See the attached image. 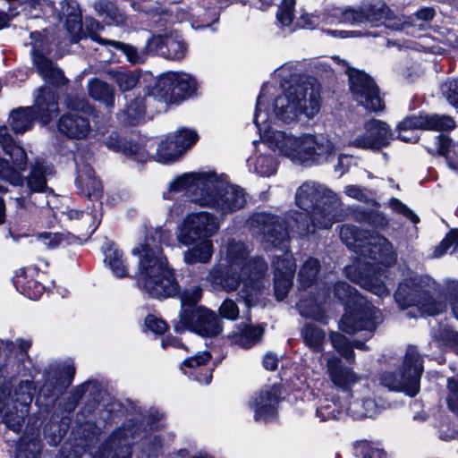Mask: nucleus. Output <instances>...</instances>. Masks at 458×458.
<instances>
[{
	"mask_svg": "<svg viewBox=\"0 0 458 458\" xmlns=\"http://www.w3.org/2000/svg\"><path fill=\"white\" fill-rule=\"evenodd\" d=\"M296 205L303 210L292 225L278 216L267 213L253 215L250 225L254 233L263 236L264 242L275 249L273 254L275 294L278 301L287 295L293 285L295 261L288 250L289 230L295 227L301 235L310 233V223L318 229H327L339 220V200L330 190L313 182L302 183L295 194Z\"/></svg>",
	"mask_w": 458,
	"mask_h": 458,
	"instance_id": "obj_1",
	"label": "nucleus"
},
{
	"mask_svg": "<svg viewBox=\"0 0 458 458\" xmlns=\"http://www.w3.org/2000/svg\"><path fill=\"white\" fill-rule=\"evenodd\" d=\"M266 95V89H262L254 114V123L265 144L293 164L310 166L330 162L336 148L328 138L310 133L293 134L270 127L276 117L270 115Z\"/></svg>",
	"mask_w": 458,
	"mask_h": 458,
	"instance_id": "obj_2",
	"label": "nucleus"
},
{
	"mask_svg": "<svg viewBox=\"0 0 458 458\" xmlns=\"http://www.w3.org/2000/svg\"><path fill=\"white\" fill-rule=\"evenodd\" d=\"M250 247L242 241L230 240L223 252L219 265L215 266L207 277L213 285L227 293L238 292L239 299L247 306L258 300L265 286L267 263L260 258L249 259Z\"/></svg>",
	"mask_w": 458,
	"mask_h": 458,
	"instance_id": "obj_3",
	"label": "nucleus"
},
{
	"mask_svg": "<svg viewBox=\"0 0 458 458\" xmlns=\"http://www.w3.org/2000/svg\"><path fill=\"white\" fill-rule=\"evenodd\" d=\"M174 192H185L191 203L214 209L220 216L233 213L246 203L242 188L213 171L186 173L176 177L169 183L164 198L172 199Z\"/></svg>",
	"mask_w": 458,
	"mask_h": 458,
	"instance_id": "obj_4",
	"label": "nucleus"
},
{
	"mask_svg": "<svg viewBox=\"0 0 458 458\" xmlns=\"http://www.w3.org/2000/svg\"><path fill=\"white\" fill-rule=\"evenodd\" d=\"M341 240L350 249L360 253L364 258H369L374 263L368 262L364 271L352 275V267L347 270L349 277L363 288L379 297L388 294V290L382 278L386 277V271L378 265L389 267L395 263L396 253L392 244L382 236L367 235L355 226L344 225L340 229Z\"/></svg>",
	"mask_w": 458,
	"mask_h": 458,
	"instance_id": "obj_5",
	"label": "nucleus"
},
{
	"mask_svg": "<svg viewBox=\"0 0 458 458\" xmlns=\"http://www.w3.org/2000/svg\"><path fill=\"white\" fill-rule=\"evenodd\" d=\"M168 231L157 228L147 232L145 238L131 250L138 257V284L150 296L161 299L178 293L179 286L174 272L163 255L161 243L168 241Z\"/></svg>",
	"mask_w": 458,
	"mask_h": 458,
	"instance_id": "obj_6",
	"label": "nucleus"
},
{
	"mask_svg": "<svg viewBox=\"0 0 458 458\" xmlns=\"http://www.w3.org/2000/svg\"><path fill=\"white\" fill-rule=\"evenodd\" d=\"M220 217L208 211L186 214L177 225L175 238L178 244L188 249L183 261L188 265L208 263L214 253L212 238L221 228Z\"/></svg>",
	"mask_w": 458,
	"mask_h": 458,
	"instance_id": "obj_7",
	"label": "nucleus"
},
{
	"mask_svg": "<svg viewBox=\"0 0 458 458\" xmlns=\"http://www.w3.org/2000/svg\"><path fill=\"white\" fill-rule=\"evenodd\" d=\"M273 104V115L290 123L304 114L313 118L320 110L321 98L318 89L310 81L291 82Z\"/></svg>",
	"mask_w": 458,
	"mask_h": 458,
	"instance_id": "obj_8",
	"label": "nucleus"
},
{
	"mask_svg": "<svg viewBox=\"0 0 458 458\" xmlns=\"http://www.w3.org/2000/svg\"><path fill=\"white\" fill-rule=\"evenodd\" d=\"M57 113L58 106L55 93L46 89H39L36 106L13 111L10 115V125L16 133H23L31 128L35 118H38L42 123L46 124Z\"/></svg>",
	"mask_w": 458,
	"mask_h": 458,
	"instance_id": "obj_9",
	"label": "nucleus"
},
{
	"mask_svg": "<svg viewBox=\"0 0 458 458\" xmlns=\"http://www.w3.org/2000/svg\"><path fill=\"white\" fill-rule=\"evenodd\" d=\"M423 371L422 359L414 346L407 348L403 365L397 373H384L381 383L391 390L404 392L415 396L420 390V380Z\"/></svg>",
	"mask_w": 458,
	"mask_h": 458,
	"instance_id": "obj_10",
	"label": "nucleus"
},
{
	"mask_svg": "<svg viewBox=\"0 0 458 458\" xmlns=\"http://www.w3.org/2000/svg\"><path fill=\"white\" fill-rule=\"evenodd\" d=\"M394 300L400 309L415 307L420 315H436L445 308L442 301L434 299L423 289L417 278H408L400 283Z\"/></svg>",
	"mask_w": 458,
	"mask_h": 458,
	"instance_id": "obj_11",
	"label": "nucleus"
},
{
	"mask_svg": "<svg viewBox=\"0 0 458 458\" xmlns=\"http://www.w3.org/2000/svg\"><path fill=\"white\" fill-rule=\"evenodd\" d=\"M174 327L178 333L188 329L202 336H215L222 332L221 320L203 307L182 310Z\"/></svg>",
	"mask_w": 458,
	"mask_h": 458,
	"instance_id": "obj_12",
	"label": "nucleus"
},
{
	"mask_svg": "<svg viewBox=\"0 0 458 458\" xmlns=\"http://www.w3.org/2000/svg\"><path fill=\"white\" fill-rule=\"evenodd\" d=\"M454 126V121L450 116L420 114L400 122L397 127L398 138L404 142L414 143L419 138L416 132L418 129L445 131Z\"/></svg>",
	"mask_w": 458,
	"mask_h": 458,
	"instance_id": "obj_13",
	"label": "nucleus"
},
{
	"mask_svg": "<svg viewBox=\"0 0 458 458\" xmlns=\"http://www.w3.org/2000/svg\"><path fill=\"white\" fill-rule=\"evenodd\" d=\"M0 144L14 165L12 166L7 160L0 157V178L13 185L19 184L21 182V172L25 169L26 153L21 147L14 143L5 126L0 127Z\"/></svg>",
	"mask_w": 458,
	"mask_h": 458,
	"instance_id": "obj_14",
	"label": "nucleus"
},
{
	"mask_svg": "<svg viewBox=\"0 0 458 458\" xmlns=\"http://www.w3.org/2000/svg\"><path fill=\"white\" fill-rule=\"evenodd\" d=\"M348 74L350 89L355 100L370 111L383 109V102L373 80L366 73L357 70H350Z\"/></svg>",
	"mask_w": 458,
	"mask_h": 458,
	"instance_id": "obj_15",
	"label": "nucleus"
},
{
	"mask_svg": "<svg viewBox=\"0 0 458 458\" xmlns=\"http://www.w3.org/2000/svg\"><path fill=\"white\" fill-rule=\"evenodd\" d=\"M383 321L381 311L370 303H360L358 308L344 314L340 328L347 334H355L359 330L373 331Z\"/></svg>",
	"mask_w": 458,
	"mask_h": 458,
	"instance_id": "obj_16",
	"label": "nucleus"
},
{
	"mask_svg": "<svg viewBox=\"0 0 458 458\" xmlns=\"http://www.w3.org/2000/svg\"><path fill=\"white\" fill-rule=\"evenodd\" d=\"M391 140L392 133L386 123L370 120L365 124L364 133L350 140L348 145L364 149H377L386 146Z\"/></svg>",
	"mask_w": 458,
	"mask_h": 458,
	"instance_id": "obj_17",
	"label": "nucleus"
},
{
	"mask_svg": "<svg viewBox=\"0 0 458 458\" xmlns=\"http://www.w3.org/2000/svg\"><path fill=\"white\" fill-rule=\"evenodd\" d=\"M280 388L276 385L263 386L250 403L254 411L256 420H267L272 419L279 403Z\"/></svg>",
	"mask_w": 458,
	"mask_h": 458,
	"instance_id": "obj_18",
	"label": "nucleus"
},
{
	"mask_svg": "<svg viewBox=\"0 0 458 458\" xmlns=\"http://www.w3.org/2000/svg\"><path fill=\"white\" fill-rule=\"evenodd\" d=\"M148 48L171 60L182 59L187 51L184 41L177 33L153 36L148 40Z\"/></svg>",
	"mask_w": 458,
	"mask_h": 458,
	"instance_id": "obj_19",
	"label": "nucleus"
},
{
	"mask_svg": "<svg viewBox=\"0 0 458 458\" xmlns=\"http://www.w3.org/2000/svg\"><path fill=\"white\" fill-rule=\"evenodd\" d=\"M327 373L333 385L344 391L351 389L360 378L352 368L345 366L340 358L333 354L327 359Z\"/></svg>",
	"mask_w": 458,
	"mask_h": 458,
	"instance_id": "obj_20",
	"label": "nucleus"
},
{
	"mask_svg": "<svg viewBox=\"0 0 458 458\" xmlns=\"http://www.w3.org/2000/svg\"><path fill=\"white\" fill-rule=\"evenodd\" d=\"M62 15L61 21H64L72 42L79 41L85 36L81 20V10L78 2H61Z\"/></svg>",
	"mask_w": 458,
	"mask_h": 458,
	"instance_id": "obj_21",
	"label": "nucleus"
},
{
	"mask_svg": "<svg viewBox=\"0 0 458 458\" xmlns=\"http://www.w3.org/2000/svg\"><path fill=\"white\" fill-rule=\"evenodd\" d=\"M57 127L62 134L71 139L86 138L90 131L89 123L87 119L72 114L61 116Z\"/></svg>",
	"mask_w": 458,
	"mask_h": 458,
	"instance_id": "obj_22",
	"label": "nucleus"
},
{
	"mask_svg": "<svg viewBox=\"0 0 458 458\" xmlns=\"http://www.w3.org/2000/svg\"><path fill=\"white\" fill-rule=\"evenodd\" d=\"M331 298V294L323 290L322 293H318L316 296L308 298L303 295L296 305L301 316L321 320L325 313L323 305Z\"/></svg>",
	"mask_w": 458,
	"mask_h": 458,
	"instance_id": "obj_23",
	"label": "nucleus"
},
{
	"mask_svg": "<svg viewBox=\"0 0 458 458\" xmlns=\"http://www.w3.org/2000/svg\"><path fill=\"white\" fill-rule=\"evenodd\" d=\"M378 4L380 6H374L366 13L355 10H345L344 12L335 11L333 16L342 22L378 21L388 15V10L385 4L382 2H378Z\"/></svg>",
	"mask_w": 458,
	"mask_h": 458,
	"instance_id": "obj_24",
	"label": "nucleus"
},
{
	"mask_svg": "<svg viewBox=\"0 0 458 458\" xmlns=\"http://www.w3.org/2000/svg\"><path fill=\"white\" fill-rule=\"evenodd\" d=\"M64 214L69 220L80 222L81 229L85 231L87 235L95 232L100 221V213L96 206L87 210L68 208Z\"/></svg>",
	"mask_w": 458,
	"mask_h": 458,
	"instance_id": "obj_25",
	"label": "nucleus"
},
{
	"mask_svg": "<svg viewBox=\"0 0 458 458\" xmlns=\"http://www.w3.org/2000/svg\"><path fill=\"white\" fill-rule=\"evenodd\" d=\"M33 64L38 69V72L43 80L54 85H63L65 83V78L63 72L55 67L52 61L38 52H33Z\"/></svg>",
	"mask_w": 458,
	"mask_h": 458,
	"instance_id": "obj_26",
	"label": "nucleus"
},
{
	"mask_svg": "<svg viewBox=\"0 0 458 458\" xmlns=\"http://www.w3.org/2000/svg\"><path fill=\"white\" fill-rule=\"evenodd\" d=\"M108 148L114 151H123L124 155L131 157L138 162L144 163L149 159L147 145L133 142H123L117 136H110L106 141Z\"/></svg>",
	"mask_w": 458,
	"mask_h": 458,
	"instance_id": "obj_27",
	"label": "nucleus"
},
{
	"mask_svg": "<svg viewBox=\"0 0 458 458\" xmlns=\"http://www.w3.org/2000/svg\"><path fill=\"white\" fill-rule=\"evenodd\" d=\"M76 184L81 194L89 198H99L102 191V185L101 182L95 178L91 167L84 165L79 170L76 178Z\"/></svg>",
	"mask_w": 458,
	"mask_h": 458,
	"instance_id": "obj_28",
	"label": "nucleus"
},
{
	"mask_svg": "<svg viewBox=\"0 0 458 458\" xmlns=\"http://www.w3.org/2000/svg\"><path fill=\"white\" fill-rule=\"evenodd\" d=\"M54 174L53 167L45 161L37 160L31 166L27 179L28 187L33 191H45L47 190V177Z\"/></svg>",
	"mask_w": 458,
	"mask_h": 458,
	"instance_id": "obj_29",
	"label": "nucleus"
},
{
	"mask_svg": "<svg viewBox=\"0 0 458 458\" xmlns=\"http://www.w3.org/2000/svg\"><path fill=\"white\" fill-rule=\"evenodd\" d=\"M171 134L162 140L157 148L156 159L162 164H169L176 161L184 153L178 140H174Z\"/></svg>",
	"mask_w": 458,
	"mask_h": 458,
	"instance_id": "obj_30",
	"label": "nucleus"
},
{
	"mask_svg": "<svg viewBox=\"0 0 458 458\" xmlns=\"http://www.w3.org/2000/svg\"><path fill=\"white\" fill-rule=\"evenodd\" d=\"M175 84V72L164 73L157 80L152 94L159 99L171 101L177 97Z\"/></svg>",
	"mask_w": 458,
	"mask_h": 458,
	"instance_id": "obj_31",
	"label": "nucleus"
},
{
	"mask_svg": "<svg viewBox=\"0 0 458 458\" xmlns=\"http://www.w3.org/2000/svg\"><path fill=\"white\" fill-rule=\"evenodd\" d=\"M88 89L92 98L104 103L106 107L114 106V89L106 82L91 80L88 83Z\"/></svg>",
	"mask_w": 458,
	"mask_h": 458,
	"instance_id": "obj_32",
	"label": "nucleus"
},
{
	"mask_svg": "<svg viewBox=\"0 0 458 458\" xmlns=\"http://www.w3.org/2000/svg\"><path fill=\"white\" fill-rule=\"evenodd\" d=\"M263 329L259 327L245 326L232 335V341L242 348H250L259 341Z\"/></svg>",
	"mask_w": 458,
	"mask_h": 458,
	"instance_id": "obj_33",
	"label": "nucleus"
},
{
	"mask_svg": "<svg viewBox=\"0 0 458 458\" xmlns=\"http://www.w3.org/2000/svg\"><path fill=\"white\" fill-rule=\"evenodd\" d=\"M104 260L115 276L124 277L128 276V268L123 259V252L116 247L110 246L105 251Z\"/></svg>",
	"mask_w": 458,
	"mask_h": 458,
	"instance_id": "obj_34",
	"label": "nucleus"
},
{
	"mask_svg": "<svg viewBox=\"0 0 458 458\" xmlns=\"http://www.w3.org/2000/svg\"><path fill=\"white\" fill-rule=\"evenodd\" d=\"M347 411L353 418L361 419L364 417H374L377 414L379 407L375 400L368 397L350 403Z\"/></svg>",
	"mask_w": 458,
	"mask_h": 458,
	"instance_id": "obj_35",
	"label": "nucleus"
},
{
	"mask_svg": "<svg viewBox=\"0 0 458 458\" xmlns=\"http://www.w3.org/2000/svg\"><path fill=\"white\" fill-rule=\"evenodd\" d=\"M89 36L93 40H95L100 44L108 45V46H111V47L120 50L126 55L127 60L131 64L142 63L145 59L144 55L141 53H139L137 51V49L131 45H126L122 42L115 41V40L104 39V38L97 36L95 33H89Z\"/></svg>",
	"mask_w": 458,
	"mask_h": 458,
	"instance_id": "obj_36",
	"label": "nucleus"
},
{
	"mask_svg": "<svg viewBox=\"0 0 458 458\" xmlns=\"http://www.w3.org/2000/svg\"><path fill=\"white\" fill-rule=\"evenodd\" d=\"M432 335L439 346L458 349V332L448 323H441L437 328L433 329Z\"/></svg>",
	"mask_w": 458,
	"mask_h": 458,
	"instance_id": "obj_37",
	"label": "nucleus"
},
{
	"mask_svg": "<svg viewBox=\"0 0 458 458\" xmlns=\"http://www.w3.org/2000/svg\"><path fill=\"white\" fill-rule=\"evenodd\" d=\"M276 161L270 155H259L248 160L250 170L260 174L269 176L276 172Z\"/></svg>",
	"mask_w": 458,
	"mask_h": 458,
	"instance_id": "obj_38",
	"label": "nucleus"
},
{
	"mask_svg": "<svg viewBox=\"0 0 458 458\" xmlns=\"http://www.w3.org/2000/svg\"><path fill=\"white\" fill-rule=\"evenodd\" d=\"M319 271V262L314 258H309L300 268L299 281L303 288L312 286L317 280Z\"/></svg>",
	"mask_w": 458,
	"mask_h": 458,
	"instance_id": "obj_39",
	"label": "nucleus"
},
{
	"mask_svg": "<svg viewBox=\"0 0 458 458\" xmlns=\"http://www.w3.org/2000/svg\"><path fill=\"white\" fill-rule=\"evenodd\" d=\"M13 283L16 287H21L22 293L32 300L39 298L44 291V287L37 281L27 280V275L23 270L16 275Z\"/></svg>",
	"mask_w": 458,
	"mask_h": 458,
	"instance_id": "obj_40",
	"label": "nucleus"
},
{
	"mask_svg": "<svg viewBox=\"0 0 458 458\" xmlns=\"http://www.w3.org/2000/svg\"><path fill=\"white\" fill-rule=\"evenodd\" d=\"M302 337L306 345L314 352L323 349L325 333L313 325H307L302 330Z\"/></svg>",
	"mask_w": 458,
	"mask_h": 458,
	"instance_id": "obj_41",
	"label": "nucleus"
},
{
	"mask_svg": "<svg viewBox=\"0 0 458 458\" xmlns=\"http://www.w3.org/2000/svg\"><path fill=\"white\" fill-rule=\"evenodd\" d=\"M175 77L177 97H188L197 90L198 82L191 74L175 72Z\"/></svg>",
	"mask_w": 458,
	"mask_h": 458,
	"instance_id": "obj_42",
	"label": "nucleus"
},
{
	"mask_svg": "<svg viewBox=\"0 0 458 458\" xmlns=\"http://www.w3.org/2000/svg\"><path fill=\"white\" fill-rule=\"evenodd\" d=\"M145 113L143 99H135L134 103L127 106L126 109L120 114V120L128 124H137Z\"/></svg>",
	"mask_w": 458,
	"mask_h": 458,
	"instance_id": "obj_43",
	"label": "nucleus"
},
{
	"mask_svg": "<svg viewBox=\"0 0 458 458\" xmlns=\"http://www.w3.org/2000/svg\"><path fill=\"white\" fill-rule=\"evenodd\" d=\"M427 149L431 154H438L447 158L452 152L458 156V143H452L447 137L443 135H438L434 146H427Z\"/></svg>",
	"mask_w": 458,
	"mask_h": 458,
	"instance_id": "obj_44",
	"label": "nucleus"
},
{
	"mask_svg": "<svg viewBox=\"0 0 458 458\" xmlns=\"http://www.w3.org/2000/svg\"><path fill=\"white\" fill-rule=\"evenodd\" d=\"M347 408L348 407L339 404L335 400L325 399L317 409V416L321 420L337 419L341 415L343 410H347Z\"/></svg>",
	"mask_w": 458,
	"mask_h": 458,
	"instance_id": "obj_45",
	"label": "nucleus"
},
{
	"mask_svg": "<svg viewBox=\"0 0 458 458\" xmlns=\"http://www.w3.org/2000/svg\"><path fill=\"white\" fill-rule=\"evenodd\" d=\"M108 74L117 83L122 91L131 90L139 81L138 76L132 72L109 71Z\"/></svg>",
	"mask_w": 458,
	"mask_h": 458,
	"instance_id": "obj_46",
	"label": "nucleus"
},
{
	"mask_svg": "<svg viewBox=\"0 0 458 458\" xmlns=\"http://www.w3.org/2000/svg\"><path fill=\"white\" fill-rule=\"evenodd\" d=\"M33 384L29 381H22L15 390V401L21 405V413L28 412V405L31 403L33 397Z\"/></svg>",
	"mask_w": 458,
	"mask_h": 458,
	"instance_id": "obj_47",
	"label": "nucleus"
},
{
	"mask_svg": "<svg viewBox=\"0 0 458 458\" xmlns=\"http://www.w3.org/2000/svg\"><path fill=\"white\" fill-rule=\"evenodd\" d=\"M121 433H118V436H114L115 440H119V445L114 446L111 445L108 448H105L101 454V457L103 458H131V450L130 447L124 444L122 445V440H125L126 434L124 436H121Z\"/></svg>",
	"mask_w": 458,
	"mask_h": 458,
	"instance_id": "obj_48",
	"label": "nucleus"
},
{
	"mask_svg": "<svg viewBox=\"0 0 458 458\" xmlns=\"http://www.w3.org/2000/svg\"><path fill=\"white\" fill-rule=\"evenodd\" d=\"M331 342L334 348L346 360H354V352L352 351V346L348 341V339L339 334V333H332L330 335Z\"/></svg>",
	"mask_w": 458,
	"mask_h": 458,
	"instance_id": "obj_49",
	"label": "nucleus"
},
{
	"mask_svg": "<svg viewBox=\"0 0 458 458\" xmlns=\"http://www.w3.org/2000/svg\"><path fill=\"white\" fill-rule=\"evenodd\" d=\"M334 297L344 301L346 305L354 301L359 302L356 291L344 282H339L334 286Z\"/></svg>",
	"mask_w": 458,
	"mask_h": 458,
	"instance_id": "obj_50",
	"label": "nucleus"
},
{
	"mask_svg": "<svg viewBox=\"0 0 458 458\" xmlns=\"http://www.w3.org/2000/svg\"><path fill=\"white\" fill-rule=\"evenodd\" d=\"M40 449L39 439L33 438L30 443H25V439H22L18 447L16 458H37Z\"/></svg>",
	"mask_w": 458,
	"mask_h": 458,
	"instance_id": "obj_51",
	"label": "nucleus"
},
{
	"mask_svg": "<svg viewBox=\"0 0 458 458\" xmlns=\"http://www.w3.org/2000/svg\"><path fill=\"white\" fill-rule=\"evenodd\" d=\"M295 2H282L276 13V19L282 26H290L295 17Z\"/></svg>",
	"mask_w": 458,
	"mask_h": 458,
	"instance_id": "obj_52",
	"label": "nucleus"
},
{
	"mask_svg": "<svg viewBox=\"0 0 458 458\" xmlns=\"http://www.w3.org/2000/svg\"><path fill=\"white\" fill-rule=\"evenodd\" d=\"M172 135L175 137L174 140H178V144L182 145L184 151L195 144L199 139L198 133L191 129H181Z\"/></svg>",
	"mask_w": 458,
	"mask_h": 458,
	"instance_id": "obj_53",
	"label": "nucleus"
},
{
	"mask_svg": "<svg viewBox=\"0 0 458 458\" xmlns=\"http://www.w3.org/2000/svg\"><path fill=\"white\" fill-rule=\"evenodd\" d=\"M441 92L446 101L458 108V80H452L441 85Z\"/></svg>",
	"mask_w": 458,
	"mask_h": 458,
	"instance_id": "obj_54",
	"label": "nucleus"
},
{
	"mask_svg": "<svg viewBox=\"0 0 458 458\" xmlns=\"http://www.w3.org/2000/svg\"><path fill=\"white\" fill-rule=\"evenodd\" d=\"M202 295V290L199 286H193L185 290L181 295V301L184 310L185 309H194L192 306L196 304Z\"/></svg>",
	"mask_w": 458,
	"mask_h": 458,
	"instance_id": "obj_55",
	"label": "nucleus"
},
{
	"mask_svg": "<svg viewBox=\"0 0 458 458\" xmlns=\"http://www.w3.org/2000/svg\"><path fill=\"white\" fill-rule=\"evenodd\" d=\"M356 455H363V458H385V454L378 449H374L367 441H358L354 444Z\"/></svg>",
	"mask_w": 458,
	"mask_h": 458,
	"instance_id": "obj_56",
	"label": "nucleus"
},
{
	"mask_svg": "<svg viewBox=\"0 0 458 458\" xmlns=\"http://www.w3.org/2000/svg\"><path fill=\"white\" fill-rule=\"evenodd\" d=\"M448 396L447 404L449 409L458 414V380L448 379Z\"/></svg>",
	"mask_w": 458,
	"mask_h": 458,
	"instance_id": "obj_57",
	"label": "nucleus"
},
{
	"mask_svg": "<svg viewBox=\"0 0 458 458\" xmlns=\"http://www.w3.org/2000/svg\"><path fill=\"white\" fill-rule=\"evenodd\" d=\"M210 353L208 352H200L194 357L186 359L182 362V368H200L209 360Z\"/></svg>",
	"mask_w": 458,
	"mask_h": 458,
	"instance_id": "obj_58",
	"label": "nucleus"
},
{
	"mask_svg": "<svg viewBox=\"0 0 458 458\" xmlns=\"http://www.w3.org/2000/svg\"><path fill=\"white\" fill-rule=\"evenodd\" d=\"M344 193L350 198L360 201L368 202L370 199L367 190L355 185H347L344 188Z\"/></svg>",
	"mask_w": 458,
	"mask_h": 458,
	"instance_id": "obj_59",
	"label": "nucleus"
},
{
	"mask_svg": "<svg viewBox=\"0 0 458 458\" xmlns=\"http://www.w3.org/2000/svg\"><path fill=\"white\" fill-rule=\"evenodd\" d=\"M219 311L224 318L232 320L239 316V309L233 300H225L220 306Z\"/></svg>",
	"mask_w": 458,
	"mask_h": 458,
	"instance_id": "obj_60",
	"label": "nucleus"
},
{
	"mask_svg": "<svg viewBox=\"0 0 458 458\" xmlns=\"http://www.w3.org/2000/svg\"><path fill=\"white\" fill-rule=\"evenodd\" d=\"M146 327L156 334H163L167 329L166 323L153 315H148L145 319Z\"/></svg>",
	"mask_w": 458,
	"mask_h": 458,
	"instance_id": "obj_61",
	"label": "nucleus"
},
{
	"mask_svg": "<svg viewBox=\"0 0 458 458\" xmlns=\"http://www.w3.org/2000/svg\"><path fill=\"white\" fill-rule=\"evenodd\" d=\"M37 239L45 246L52 248L57 246L61 242L62 237L57 233H41L37 235Z\"/></svg>",
	"mask_w": 458,
	"mask_h": 458,
	"instance_id": "obj_62",
	"label": "nucleus"
},
{
	"mask_svg": "<svg viewBox=\"0 0 458 458\" xmlns=\"http://www.w3.org/2000/svg\"><path fill=\"white\" fill-rule=\"evenodd\" d=\"M106 4H110V6H106V16H108L114 24H123L126 19L124 14L120 10L114 8L112 4V2H106Z\"/></svg>",
	"mask_w": 458,
	"mask_h": 458,
	"instance_id": "obj_63",
	"label": "nucleus"
},
{
	"mask_svg": "<svg viewBox=\"0 0 458 458\" xmlns=\"http://www.w3.org/2000/svg\"><path fill=\"white\" fill-rule=\"evenodd\" d=\"M219 10L216 6V2H208V5L206 7V13L204 18V22H206L207 26L209 22L216 21L219 17Z\"/></svg>",
	"mask_w": 458,
	"mask_h": 458,
	"instance_id": "obj_64",
	"label": "nucleus"
}]
</instances>
